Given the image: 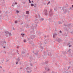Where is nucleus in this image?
Listing matches in <instances>:
<instances>
[{
	"label": "nucleus",
	"mask_w": 73,
	"mask_h": 73,
	"mask_svg": "<svg viewBox=\"0 0 73 73\" xmlns=\"http://www.w3.org/2000/svg\"><path fill=\"white\" fill-rule=\"evenodd\" d=\"M43 73H46V71H45L44 72H43Z\"/></svg>",
	"instance_id": "obj_63"
},
{
	"label": "nucleus",
	"mask_w": 73,
	"mask_h": 73,
	"mask_svg": "<svg viewBox=\"0 0 73 73\" xmlns=\"http://www.w3.org/2000/svg\"><path fill=\"white\" fill-rule=\"evenodd\" d=\"M70 9H71V10H73V7H71L70 8Z\"/></svg>",
	"instance_id": "obj_29"
},
{
	"label": "nucleus",
	"mask_w": 73,
	"mask_h": 73,
	"mask_svg": "<svg viewBox=\"0 0 73 73\" xmlns=\"http://www.w3.org/2000/svg\"><path fill=\"white\" fill-rule=\"evenodd\" d=\"M52 73H57V72H54L52 71Z\"/></svg>",
	"instance_id": "obj_46"
},
{
	"label": "nucleus",
	"mask_w": 73,
	"mask_h": 73,
	"mask_svg": "<svg viewBox=\"0 0 73 73\" xmlns=\"http://www.w3.org/2000/svg\"><path fill=\"white\" fill-rule=\"evenodd\" d=\"M69 44H70V43H67L68 45H69Z\"/></svg>",
	"instance_id": "obj_50"
},
{
	"label": "nucleus",
	"mask_w": 73,
	"mask_h": 73,
	"mask_svg": "<svg viewBox=\"0 0 73 73\" xmlns=\"http://www.w3.org/2000/svg\"><path fill=\"white\" fill-rule=\"evenodd\" d=\"M48 62H49L48 61H45L43 63V65L44 66H44V65H45V64H46V65H48Z\"/></svg>",
	"instance_id": "obj_6"
},
{
	"label": "nucleus",
	"mask_w": 73,
	"mask_h": 73,
	"mask_svg": "<svg viewBox=\"0 0 73 73\" xmlns=\"http://www.w3.org/2000/svg\"><path fill=\"white\" fill-rule=\"evenodd\" d=\"M38 16H39V17H40V14H38Z\"/></svg>",
	"instance_id": "obj_61"
},
{
	"label": "nucleus",
	"mask_w": 73,
	"mask_h": 73,
	"mask_svg": "<svg viewBox=\"0 0 73 73\" xmlns=\"http://www.w3.org/2000/svg\"><path fill=\"white\" fill-rule=\"evenodd\" d=\"M30 58L31 59L30 60V62L31 63H33V59L31 57H30Z\"/></svg>",
	"instance_id": "obj_7"
},
{
	"label": "nucleus",
	"mask_w": 73,
	"mask_h": 73,
	"mask_svg": "<svg viewBox=\"0 0 73 73\" xmlns=\"http://www.w3.org/2000/svg\"><path fill=\"white\" fill-rule=\"evenodd\" d=\"M31 39H32H32H33V38H34V37H35V36L33 35H32L31 36Z\"/></svg>",
	"instance_id": "obj_15"
},
{
	"label": "nucleus",
	"mask_w": 73,
	"mask_h": 73,
	"mask_svg": "<svg viewBox=\"0 0 73 73\" xmlns=\"http://www.w3.org/2000/svg\"><path fill=\"white\" fill-rule=\"evenodd\" d=\"M72 8H73V5H72Z\"/></svg>",
	"instance_id": "obj_64"
},
{
	"label": "nucleus",
	"mask_w": 73,
	"mask_h": 73,
	"mask_svg": "<svg viewBox=\"0 0 73 73\" xmlns=\"http://www.w3.org/2000/svg\"><path fill=\"white\" fill-rule=\"evenodd\" d=\"M59 24H62V23L61 22L59 21Z\"/></svg>",
	"instance_id": "obj_34"
},
{
	"label": "nucleus",
	"mask_w": 73,
	"mask_h": 73,
	"mask_svg": "<svg viewBox=\"0 0 73 73\" xmlns=\"http://www.w3.org/2000/svg\"><path fill=\"white\" fill-rule=\"evenodd\" d=\"M38 23V22H35V26H34L35 28H36V27H37V25Z\"/></svg>",
	"instance_id": "obj_11"
},
{
	"label": "nucleus",
	"mask_w": 73,
	"mask_h": 73,
	"mask_svg": "<svg viewBox=\"0 0 73 73\" xmlns=\"http://www.w3.org/2000/svg\"><path fill=\"white\" fill-rule=\"evenodd\" d=\"M17 61H18L19 62L20 61V59L19 57L17 59Z\"/></svg>",
	"instance_id": "obj_17"
},
{
	"label": "nucleus",
	"mask_w": 73,
	"mask_h": 73,
	"mask_svg": "<svg viewBox=\"0 0 73 73\" xmlns=\"http://www.w3.org/2000/svg\"><path fill=\"white\" fill-rule=\"evenodd\" d=\"M15 23L16 24H17V21H15Z\"/></svg>",
	"instance_id": "obj_44"
},
{
	"label": "nucleus",
	"mask_w": 73,
	"mask_h": 73,
	"mask_svg": "<svg viewBox=\"0 0 73 73\" xmlns=\"http://www.w3.org/2000/svg\"><path fill=\"white\" fill-rule=\"evenodd\" d=\"M29 3H31V0H29Z\"/></svg>",
	"instance_id": "obj_39"
},
{
	"label": "nucleus",
	"mask_w": 73,
	"mask_h": 73,
	"mask_svg": "<svg viewBox=\"0 0 73 73\" xmlns=\"http://www.w3.org/2000/svg\"><path fill=\"white\" fill-rule=\"evenodd\" d=\"M3 14H2L0 15V18H1V19L3 18Z\"/></svg>",
	"instance_id": "obj_26"
},
{
	"label": "nucleus",
	"mask_w": 73,
	"mask_h": 73,
	"mask_svg": "<svg viewBox=\"0 0 73 73\" xmlns=\"http://www.w3.org/2000/svg\"><path fill=\"white\" fill-rule=\"evenodd\" d=\"M44 44H47L46 42H44Z\"/></svg>",
	"instance_id": "obj_54"
},
{
	"label": "nucleus",
	"mask_w": 73,
	"mask_h": 73,
	"mask_svg": "<svg viewBox=\"0 0 73 73\" xmlns=\"http://www.w3.org/2000/svg\"><path fill=\"white\" fill-rule=\"evenodd\" d=\"M52 1H55V0H52Z\"/></svg>",
	"instance_id": "obj_60"
},
{
	"label": "nucleus",
	"mask_w": 73,
	"mask_h": 73,
	"mask_svg": "<svg viewBox=\"0 0 73 73\" xmlns=\"http://www.w3.org/2000/svg\"><path fill=\"white\" fill-rule=\"evenodd\" d=\"M42 44L41 43V42H40L39 44V46L40 45H42Z\"/></svg>",
	"instance_id": "obj_38"
},
{
	"label": "nucleus",
	"mask_w": 73,
	"mask_h": 73,
	"mask_svg": "<svg viewBox=\"0 0 73 73\" xmlns=\"http://www.w3.org/2000/svg\"><path fill=\"white\" fill-rule=\"evenodd\" d=\"M64 8H65V7H63L62 9V10H63V12L64 13H66L68 12V13H69V10L64 9Z\"/></svg>",
	"instance_id": "obj_1"
},
{
	"label": "nucleus",
	"mask_w": 73,
	"mask_h": 73,
	"mask_svg": "<svg viewBox=\"0 0 73 73\" xmlns=\"http://www.w3.org/2000/svg\"><path fill=\"white\" fill-rule=\"evenodd\" d=\"M47 54L48 56H52V54L50 52H48V53Z\"/></svg>",
	"instance_id": "obj_14"
},
{
	"label": "nucleus",
	"mask_w": 73,
	"mask_h": 73,
	"mask_svg": "<svg viewBox=\"0 0 73 73\" xmlns=\"http://www.w3.org/2000/svg\"><path fill=\"white\" fill-rule=\"evenodd\" d=\"M43 4L44 5H46V3H44Z\"/></svg>",
	"instance_id": "obj_55"
},
{
	"label": "nucleus",
	"mask_w": 73,
	"mask_h": 73,
	"mask_svg": "<svg viewBox=\"0 0 73 73\" xmlns=\"http://www.w3.org/2000/svg\"><path fill=\"white\" fill-rule=\"evenodd\" d=\"M59 32L60 33H62V31H59Z\"/></svg>",
	"instance_id": "obj_49"
},
{
	"label": "nucleus",
	"mask_w": 73,
	"mask_h": 73,
	"mask_svg": "<svg viewBox=\"0 0 73 73\" xmlns=\"http://www.w3.org/2000/svg\"><path fill=\"white\" fill-rule=\"evenodd\" d=\"M17 4V2H15V3H13L12 5V7H14V6L15 5H16Z\"/></svg>",
	"instance_id": "obj_13"
},
{
	"label": "nucleus",
	"mask_w": 73,
	"mask_h": 73,
	"mask_svg": "<svg viewBox=\"0 0 73 73\" xmlns=\"http://www.w3.org/2000/svg\"><path fill=\"white\" fill-rule=\"evenodd\" d=\"M40 49H42V50H43L44 48L43 47L41 46V45H40Z\"/></svg>",
	"instance_id": "obj_18"
},
{
	"label": "nucleus",
	"mask_w": 73,
	"mask_h": 73,
	"mask_svg": "<svg viewBox=\"0 0 73 73\" xmlns=\"http://www.w3.org/2000/svg\"><path fill=\"white\" fill-rule=\"evenodd\" d=\"M63 54H66V52H63Z\"/></svg>",
	"instance_id": "obj_31"
},
{
	"label": "nucleus",
	"mask_w": 73,
	"mask_h": 73,
	"mask_svg": "<svg viewBox=\"0 0 73 73\" xmlns=\"http://www.w3.org/2000/svg\"><path fill=\"white\" fill-rule=\"evenodd\" d=\"M16 64L17 65V64H18V61H17L16 62Z\"/></svg>",
	"instance_id": "obj_43"
},
{
	"label": "nucleus",
	"mask_w": 73,
	"mask_h": 73,
	"mask_svg": "<svg viewBox=\"0 0 73 73\" xmlns=\"http://www.w3.org/2000/svg\"><path fill=\"white\" fill-rule=\"evenodd\" d=\"M50 2L49 1L48 3L47 4V5H48L49 4H50Z\"/></svg>",
	"instance_id": "obj_32"
},
{
	"label": "nucleus",
	"mask_w": 73,
	"mask_h": 73,
	"mask_svg": "<svg viewBox=\"0 0 73 73\" xmlns=\"http://www.w3.org/2000/svg\"><path fill=\"white\" fill-rule=\"evenodd\" d=\"M67 27H68V28H70V24H68L67 25Z\"/></svg>",
	"instance_id": "obj_24"
},
{
	"label": "nucleus",
	"mask_w": 73,
	"mask_h": 73,
	"mask_svg": "<svg viewBox=\"0 0 73 73\" xmlns=\"http://www.w3.org/2000/svg\"><path fill=\"white\" fill-rule=\"evenodd\" d=\"M44 12L45 16H46L47 15H48V11H47V10L46 9H44Z\"/></svg>",
	"instance_id": "obj_4"
},
{
	"label": "nucleus",
	"mask_w": 73,
	"mask_h": 73,
	"mask_svg": "<svg viewBox=\"0 0 73 73\" xmlns=\"http://www.w3.org/2000/svg\"><path fill=\"white\" fill-rule=\"evenodd\" d=\"M45 70H48V71H49L50 70V69H49L48 68H46V67H45Z\"/></svg>",
	"instance_id": "obj_16"
},
{
	"label": "nucleus",
	"mask_w": 73,
	"mask_h": 73,
	"mask_svg": "<svg viewBox=\"0 0 73 73\" xmlns=\"http://www.w3.org/2000/svg\"><path fill=\"white\" fill-rule=\"evenodd\" d=\"M56 37H57V34L54 33L53 34V38H56Z\"/></svg>",
	"instance_id": "obj_8"
},
{
	"label": "nucleus",
	"mask_w": 73,
	"mask_h": 73,
	"mask_svg": "<svg viewBox=\"0 0 73 73\" xmlns=\"http://www.w3.org/2000/svg\"><path fill=\"white\" fill-rule=\"evenodd\" d=\"M2 42L1 41H0V44H1Z\"/></svg>",
	"instance_id": "obj_62"
},
{
	"label": "nucleus",
	"mask_w": 73,
	"mask_h": 73,
	"mask_svg": "<svg viewBox=\"0 0 73 73\" xmlns=\"http://www.w3.org/2000/svg\"><path fill=\"white\" fill-rule=\"evenodd\" d=\"M31 7H33V6H34V4L31 3Z\"/></svg>",
	"instance_id": "obj_30"
},
{
	"label": "nucleus",
	"mask_w": 73,
	"mask_h": 73,
	"mask_svg": "<svg viewBox=\"0 0 73 73\" xmlns=\"http://www.w3.org/2000/svg\"><path fill=\"white\" fill-rule=\"evenodd\" d=\"M23 29H21V31H23Z\"/></svg>",
	"instance_id": "obj_58"
},
{
	"label": "nucleus",
	"mask_w": 73,
	"mask_h": 73,
	"mask_svg": "<svg viewBox=\"0 0 73 73\" xmlns=\"http://www.w3.org/2000/svg\"><path fill=\"white\" fill-rule=\"evenodd\" d=\"M23 24V22H22V23H20V24L21 25H22V24Z\"/></svg>",
	"instance_id": "obj_45"
},
{
	"label": "nucleus",
	"mask_w": 73,
	"mask_h": 73,
	"mask_svg": "<svg viewBox=\"0 0 73 73\" xmlns=\"http://www.w3.org/2000/svg\"><path fill=\"white\" fill-rule=\"evenodd\" d=\"M3 53H5V54H6V52H5V51H4Z\"/></svg>",
	"instance_id": "obj_57"
},
{
	"label": "nucleus",
	"mask_w": 73,
	"mask_h": 73,
	"mask_svg": "<svg viewBox=\"0 0 73 73\" xmlns=\"http://www.w3.org/2000/svg\"><path fill=\"white\" fill-rule=\"evenodd\" d=\"M69 46V47H71V46H72V45H69L68 46Z\"/></svg>",
	"instance_id": "obj_47"
},
{
	"label": "nucleus",
	"mask_w": 73,
	"mask_h": 73,
	"mask_svg": "<svg viewBox=\"0 0 73 73\" xmlns=\"http://www.w3.org/2000/svg\"><path fill=\"white\" fill-rule=\"evenodd\" d=\"M31 29H32L33 30L34 29V27L33 25H32V26L31 27Z\"/></svg>",
	"instance_id": "obj_22"
},
{
	"label": "nucleus",
	"mask_w": 73,
	"mask_h": 73,
	"mask_svg": "<svg viewBox=\"0 0 73 73\" xmlns=\"http://www.w3.org/2000/svg\"><path fill=\"white\" fill-rule=\"evenodd\" d=\"M19 65H21V66H23V63L21 62H20Z\"/></svg>",
	"instance_id": "obj_23"
},
{
	"label": "nucleus",
	"mask_w": 73,
	"mask_h": 73,
	"mask_svg": "<svg viewBox=\"0 0 73 73\" xmlns=\"http://www.w3.org/2000/svg\"><path fill=\"white\" fill-rule=\"evenodd\" d=\"M68 6V4H66L65 6L66 7H67Z\"/></svg>",
	"instance_id": "obj_36"
},
{
	"label": "nucleus",
	"mask_w": 73,
	"mask_h": 73,
	"mask_svg": "<svg viewBox=\"0 0 73 73\" xmlns=\"http://www.w3.org/2000/svg\"><path fill=\"white\" fill-rule=\"evenodd\" d=\"M26 70H30V67H27V68H26Z\"/></svg>",
	"instance_id": "obj_20"
},
{
	"label": "nucleus",
	"mask_w": 73,
	"mask_h": 73,
	"mask_svg": "<svg viewBox=\"0 0 73 73\" xmlns=\"http://www.w3.org/2000/svg\"><path fill=\"white\" fill-rule=\"evenodd\" d=\"M4 43H5V44H6L7 43L5 40H4V41L3 42V43L1 44V45H2V46H3V45H4Z\"/></svg>",
	"instance_id": "obj_12"
},
{
	"label": "nucleus",
	"mask_w": 73,
	"mask_h": 73,
	"mask_svg": "<svg viewBox=\"0 0 73 73\" xmlns=\"http://www.w3.org/2000/svg\"><path fill=\"white\" fill-rule=\"evenodd\" d=\"M49 20L50 22H51V23H52V22L54 21V20L53 19H47V20Z\"/></svg>",
	"instance_id": "obj_9"
},
{
	"label": "nucleus",
	"mask_w": 73,
	"mask_h": 73,
	"mask_svg": "<svg viewBox=\"0 0 73 73\" xmlns=\"http://www.w3.org/2000/svg\"><path fill=\"white\" fill-rule=\"evenodd\" d=\"M35 55H37L38 54V51H37L36 53H35Z\"/></svg>",
	"instance_id": "obj_27"
},
{
	"label": "nucleus",
	"mask_w": 73,
	"mask_h": 73,
	"mask_svg": "<svg viewBox=\"0 0 73 73\" xmlns=\"http://www.w3.org/2000/svg\"><path fill=\"white\" fill-rule=\"evenodd\" d=\"M5 33H6L5 35L6 37H8L9 35L10 36H12V34H11V33H9V32L8 31H5Z\"/></svg>",
	"instance_id": "obj_2"
},
{
	"label": "nucleus",
	"mask_w": 73,
	"mask_h": 73,
	"mask_svg": "<svg viewBox=\"0 0 73 73\" xmlns=\"http://www.w3.org/2000/svg\"><path fill=\"white\" fill-rule=\"evenodd\" d=\"M30 66H32V67H33V63H31Z\"/></svg>",
	"instance_id": "obj_25"
},
{
	"label": "nucleus",
	"mask_w": 73,
	"mask_h": 73,
	"mask_svg": "<svg viewBox=\"0 0 73 73\" xmlns=\"http://www.w3.org/2000/svg\"><path fill=\"white\" fill-rule=\"evenodd\" d=\"M31 42H32V41H30V42H29V43H30V44H32V43H31Z\"/></svg>",
	"instance_id": "obj_40"
},
{
	"label": "nucleus",
	"mask_w": 73,
	"mask_h": 73,
	"mask_svg": "<svg viewBox=\"0 0 73 73\" xmlns=\"http://www.w3.org/2000/svg\"><path fill=\"white\" fill-rule=\"evenodd\" d=\"M26 13L27 14V15H28L29 13V11H27L26 12Z\"/></svg>",
	"instance_id": "obj_19"
},
{
	"label": "nucleus",
	"mask_w": 73,
	"mask_h": 73,
	"mask_svg": "<svg viewBox=\"0 0 73 73\" xmlns=\"http://www.w3.org/2000/svg\"><path fill=\"white\" fill-rule=\"evenodd\" d=\"M27 73H30V72H29V71H28V70L27 71Z\"/></svg>",
	"instance_id": "obj_42"
},
{
	"label": "nucleus",
	"mask_w": 73,
	"mask_h": 73,
	"mask_svg": "<svg viewBox=\"0 0 73 73\" xmlns=\"http://www.w3.org/2000/svg\"><path fill=\"white\" fill-rule=\"evenodd\" d=\"M13 30H15V28L14 27H13Z\"/></svg>",
	"instance_id": "obj_56"
},
{
	"label": "nucleus",
	"mask_w": 73,
	"mask_h": 73,
	"mask_svg": "<svg viewBox=\"0 0 73 73\" xmlns=\"http://www.w3.org/2000/svg\"><path fill=\"white\" fill-rule=\"evenodd\" d=\"M49 15L50 16H53V12H52V10H50L49 12Z\"/></svg>",
	"instance_id": "obj_3"
},
{
	"label": "nucleus",
	"mask_w": 73,
	"mask_h": 73,
	"mask_svg": "<svg viewBox=\"0 0 73 73\" xmlns=\"http://www.w3.org/2000/svg\"><path fill=\"white\" fill-rule=\"evenodd\" d=\"M24 42H26V40H24Z\"/></svg>",
	"instance_id": "obj_48"
},
{
	"label": "nucleus",
	"mask_w": 73,
	"mask_h": 73,
	"mask_svg": "<svg viewBox=\"0 0 73 73\" xmlns=\"http://www.w3.org/2000/svg\"><path fill=\"white\" fill-rule=\"evenodd\" d=\"M21 35L22 36V37H24V36L25 35L24 34H21Z\"/></svg>",
	"instance_id": "obj_28"
},
{
	"label": "nucleus",
	"mask_w": 73,
	"mask_h": 73,
	"mask_svg": "<svg viewBox=\"0 0 73 73\" xmlns=\"http://www.w3.org/2000/svg\"><path fill=\"white\" fill-rule=\"evenodd\" d=\"M54 9L55 11H57V8H55Z\"/></svg>",
	"instance_id": "obj_35"
},
{
	"label": "nucleus",
	"mask_w": 73,
	"mask_h": 73,
	"mask_svg": "<svg viewBox=\"0 0 73 73\" xmlns=\"http://www.w3.org/2000/svg\"><path fill=\"white\" fill-rule=\"evenodd\" d=\"M44 18H41V20H42V21H44Z\"/></svg>",
	"instance_id": "obj_41"
},
{
	"label": "nucleus",
	"mask_w": 73,
	"mask_h": 73,
	"mask_svg": "<svg viewBox=\"0 0 73 73\" xmlns=\"http://www.w3.org/2000/svg\"><path fill=\"white\" fill-rule=\"evenodd\" d=\"M64 26H67V25H66L65 24H64Z\"/></svg>",
	"instance_id": "obj_52"
},
{
	"label": "nucleus",
	"mask_w": 73,
	"mask_h": 73,
	"mask_svg": "<svg viewBox=\"0 0 73 73\" xmlns=\"http://www.w3.org/2000/svg\"><path fill=\"white\" fill-rule=\"evenodd\" d=\"M70 68V66H68V69H69Z\"/></svg>",
	"instance_id": "obj_51"
},
{
	"label": "nucleus",
	"mask_w": 73,
	"mask_h": 73,
	"mask_svg": "<svg viewBox=\"0 0 73 73\" xmlns=\"http://www.w3.org/2000/svg\"><path fill=\"white\" fill-rule=\"evenodd\" d=\"M25 53V52L23 51L22 52V54H24Z\"/></svg>",
	"instance_id": "obj_33"
},
{
	"label": "nucleus",
	"mask_w": 73,
	"mask_h": 73,
	"mask_svg": "<svg viewBox=\"0 0 73 73\" xmlns=\"http://www.w3.org/2000/svg\"><path fill=\"white\" fill-rule=\"evenodd\" d=\"M67 52H68L70 54V49H69L68 51H67Z\"/></svg>",
	"instance_id": "obj_21"
},
{
	"label": "nucleus",
	"mask_w": 73,
	"mask_h": 73,
	"mask_svg": "<svg viewBox=\"0 0 73 73\" xmlns=\"http://www.w3.org/2000/svg\"><path fill=\"white\" fill-rule=\"evenodd\" d=\"M47 53H48V51H44L43 52V54L44 56H46Z\"/></svg>",
	"instance_id": "obj_10"
},
{
	"label": "nucleus",
	"mask_w": 73,
	"mask_h": 73,
	"mask_svg": "<svg viewBox=\"0 0 73 73\" xmlns=\"http://www.w3.org/2000/svg\"><path fill=\"white\" fill-rule=\"evenodd\" d=\"M71 33H72V35H73V31H72L71 32Z\"/></svg>",
	"instance_id": "obj_59"
},
{
	"label": "nucleus",
	"mask_w": 73,
	"mask_h": 73,
	"mask_svg": "<svg viewBox=\"0 0 73 73\" xmlns=\"http://www.w3.org/2000/svg\"><path fill=\"white\" fill-rule=\"evenodd\" d=\"M58 8H59V9H61V7H58Z\"/></svg>",
	"instance_id": "obj_53"
},
{
	"label": "nucleus",
	"mask_w": 73,
	"mask_h": 73,
	"mask_svg": "<svg viewBox=\"0 0 73 73\" xmlns=\"http://www.w3.org/2000/svg\"><path fill=\"white\" fill-rule=\"evenodd\" d=\"M56 40L58 42H60L61 41V40L59 38H56Z\"/></svg>",
	"instance_id": "obj_5"
},
{
	"label": "nucleus",
	"mask_w": 73,
	"mask_h": 73,
	"mask_svg": "<svg viewBox=\"0 0 73 73\" xmlns=\"http://www.w3.org/2000/svg\"><path fill=\"white\" fill-rule=\"evenodd\" d=\"M16 12L17 13H19V11H18V10H17Z\"/></svg>",
	"instance_id": "obj_37"
}]
</instances>
